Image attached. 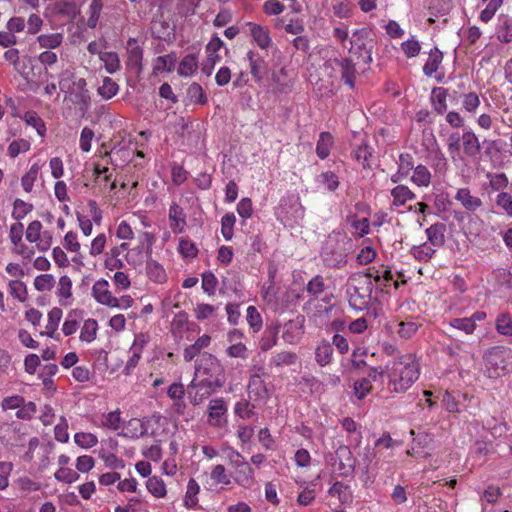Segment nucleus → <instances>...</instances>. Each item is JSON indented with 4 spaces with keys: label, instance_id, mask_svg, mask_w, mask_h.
<instances>
[{
    "label": "nucleus",
    "instance_id": "obj_20",
    "mask_svg": "<svg viewBox=\"0 0 512 512\" xmlns=\"http://www.w3.org/2000/svg\"><path fill=\"white\" fill-rule=\"evenodd\" d=\"M177 56L175 52L158 56L153 60L152 70L154 75H158L162 72L171 73L176 66Z\"/></svg>",
    "mask_w": 512,
    "mask_h": 512
},
{
    "label": "nucleus",
    "instance_id": "obj_10",
    "mask_svg": "<svg viewBox=\"0 0 512 512\" xmlns=\"http://www.w3.org/2000/svg\"><path fill=\"white\" fill-rule=\"evenodd\" d=\"M137 223H140V225L145 229L152 226V222L149 217L141 213L134 214L128 219L122 220L118 223L115 231L116 237L123 241L133 240L135 238V234L141 232L137 227Z\"/></svg>",
    "mask_w": 512,
    "mask_h": 512
},
{
    "label": "nucleus",
    "instance_id": "obj_31",
    "mask_svg": "<svg viewBox=\"0 0 512 512\" xmlns=\"http://www.w3.org/2000/svg\"><path fill=\"white\" fill-rule=\"evenodd\" d=\"M331 497H337L341 504L352 502L353 496L348 485L341 481H336L328 490Z\"/></svg>",
    "mask_w": 512,
    "mask_h": 512
},
{
    "label": "nucleus",
    "instance_id": "obj_11",
    "mask_svg": "<svg viewBox=\"0 0 512 512\" xmlns=\"http://www.w3.org/2000/svg\"><path fill=\"white\" fill-rule=\"evenodd\" d=\"M224 42L218 37L214 36L206 45V60L202 64L201 71L206 76H210L214 70L216 63L220 60L218 51L223 47Z\"/></svg>",
    "mask_w": 512,
    "mask_h": 512
},
{
    "label": "nucleus",
    "instance_id": "obj_37",
    "mask_svg": "<svg viewBox=\"0 0 512 512\" xmlns=\"http://www.w3.org/2000/svg\"><path fill=\"white\" fill-rule=\"evenodd\" d=\"M56 294L61 305L69 304V299L72 296V281L69 276L60 277Z\"/></svg>",
    "mask_w": 512,
    "mask_h": 512
},
{
    "label": "nucleus",
    "instance_id": "obj_1",
    "mask_svg": "<svg viewBox=\"0 0 512 512\" xmlns=\"http://www.w3.org/2000/svg\"><path fill=\"white\" fill-rule=\"evenodd\" d=\"M420 376V364L413 354L400 355L386 364V389L402 394L409 390Z\"/></svg>",
    "mask_w": 512,
    "mask_h": 512
},
{
    "label": "nucleus",
    "instance_id": "obj_17",
    "mask_svg": "<svg viewBox=\"0 0 512 512\" xmlns=\"http://www.w3.org/2000/svg\"><path fill=\"white\" fill-rule=\"evenodd\" d=\"M454 199L468 212H475L482 206V200L473 195L469 188L457 189Z\"/></svg>",
    "mask_w": 512,
    "mask_h": 512
},
{
    "label": "nucleus",
    "instance_id": "obj_60",
    "mask_svg": "<svg viewBox=\"0 0 512 512\" xmlns=\"http://www.w3.org/2000/svg\"><path fill=\"white\" fill-rule=\"evenodd\" d=\"M222 451L224 452L225 458L228 461L229 465L233 469L240 467V465L246 462L241 453L234 449L233 447L225 446L222 448Z\"/></svg>",
    "mask_w": 512,
    "mask_h": 512
},
{
    "label": "nucleus",
    "instance_id": "obj_34",
    "mask_svg": "<svg viewBox=\"0 0 512 512\" xmlns=\"http://www.w3.org/2000/svg\"><path fill=\"white\" fill-rule=\"evenodd\" d=\"M333 143L334 138L330 132H321L316 144L317 156L322 160L326 159L330 154Z\"/></svg>",
    "mask_w": 512,
    "mask_h": 512
},
{
    "label": "nucleus",
    "instance_id": "obj_6",
    "mask_svg": "<svg viewBox=\"0 0 512 512\" xmlns=\"http://www.w3.org/2000/svg\"><path fill=\"white\" fill-rule=\"evenodd\" d=\"M138 243L125 254V261L133 268H138L151 257L156 235L152 232H138Z\"/></svg>",
    "mask_w": 512,
    "mask_h": 512
},
{
    "label": "nucleus",
    "instance_id": "obj_41",
    "mask_svg": "<svg viewBox=\"0 0 512 512\" xmlns=\"http://www.w3.org/2000/svg\"><path fill=\"white\" fill-rule=\"evenodd\" d=\"M21 118L28 126L33 127L40 137L45 136L46 125L42 118L35 111H27Z\"/></svg>",
    "mask_w": 512,
    "mask_h": 512
},
{
    "label": "nucleus",
    "instance_id": "obj_13",
    "mask_svg": "<svg viewBox=\"0 0 512 512\" xmlns=\"http://www.w3.org/2000/svg\"><path fill=\"white\" fill-rule=\"evenodd\" d=\"M216 387L192 380L187 387L188 398L194 406L200 405L206 398L216 391Z\"/></svg>",
    "mask_w": 512,
    "mask_h": 512
},
{
    "label": "nucleus",
    "instance_id": "obj_63",
    "mask_svg": "<svg viewBox=\"0 0 512 512\" xmlns=\"http://www.w3.org/2000/svg\"><path fill=\"white\" fill-rule=\"evenodd\" d=\"M449 326L463 331L467 335L473 334L476 329V324H473L469 317L451 319Z\"/></svg>",
    "mask_w": 512,
    "mask_h": 512
},
{
    "label": "nucleus",
    "instance_id": "obj_30",
    "mask_svg": "<svg viewBox=\"0 0 512 512\" xmlns=\"http://www.w3.org/2000/svg\"><path fill=\"white\" fill-rule=\"evenodd\" d=\"M445 225L436 223L426 229L428 244L433 247H441L445 243Z\"/></svg>",
    "mask_w": 512,
    "mask_h": 512
},
{
    "label": "nucleus",
    "instance_id": "obj_48",
    "mask_svg": "<svg viewBox=\"0 0 512 512\" xmlns=\"http://www.w3.org/2000/svg\"><path fill=\"white\" fill-rule=\"evenodd\" d=\"M366 276H369L370 281H374L377 285L381 287H386L390 284V282L393 280V274L388 269H382V270H369L368 273L365 274Z\"/></svg>",
    "mask_w": 512,
    "mask_h": 512
},
{
    "label": "nucleus",
    "instance_id": "obj_45",
    "mask_svg": "<svg viewBox=\"0 0 512 512\" xmlns=\"http://www.w3.org/2000/svg\"><path fill=\"white\" fill-rule=\"evenodd\" d=\"M431 166L438 175H445L448 171V160L444 153L438 149L431 156Z\"/></svg>",
    "mask_w": 512,
    "mask_h": 512
},
{
    "label": "nucleus",
    "instance_id": "obj_26",
    "mask_svg": "<svg viewBox=\"0 0 512 512\" xmlns=\"http://www.w3.org/2000/svg\"><path fill=\"white\" fill-rule=\"evenodd\" d=\"M410 181L419 188H428L432 181V174L427 166L418 164L412 172Z\"/></svg>",
    "mask_w": 512,
    "mask_h": 512
},
{
    "label": "nucleus",
    "instance_id": "obj_8",
    "mask_svg": "<svg viewBox=\"0 0 512 512\" xmlns=\"http://www.w3.org/2000/svg\"><path fill=\"white\" fill-rule=\"evenodd\" d=\"M276 218L286 226H293L304 218V208L298 199L282 198L275 211Z\"/></svg>",
    "mask_w": 512,
    "mask_h": 512
},
{
    "label": "nucleus",
    "instance_id": "obj_50",
    "mask_svg": "<svg viewBox=\"0 0 512 512\" xmlns=\"http://www.w3.org/2000/svg\"><path fill=\"white\" fill-rule=\"evenodd\" d=\"M99 58L104 63L105 69L109 74H113L120 69V59L116 52L99 53Z\"/></svg>",
    "mask_w": 512,
    "mask_h": 512
},
{
    "label": "nucleus",
    "instance_id": "obj_12",
    "mask_svg": "<svg viewBox=\"0 0 512 512\" xmlns=\"http://www.w3.org/2000/svg\"><path fill=\"white\" fill-rule=\"evenodd\" d=\"M227 405L222 398L210 400L208 404V424L212 427L221 428L226 425L225 415Z\"/></svg>",
    "mask_w": 512,
    "mask_h": 512
},
{
    "label": "nucleus",
    "instance_id": "obj_62",
    "mask_svg": "<svg viewBox=\"0 0 512 512\" xmlns=\"http://www.w3.org/2000/svg\"><path fill=\"white\" fill-rule=\"evenodd\" d=\"M371 151L366 142L361 143L353 151V158L362 165L363 168L369 167V158L371 157Z\"/></svg>",
    "mask_w": 512,
    "mask_h": 512
},
{
    "label": "nucleus",
    "instance_id": "obj_14",
    "mask_svg": "<svg viewBox=\"0 0 512 512\" xmlns=\"http://www.w3.org/2000/svg\"><path fill=\"white\" fill-rule=\"evenodd\" d=\"M199 55L200 49H190L178 64V75L184 78L193 76L199 68Z\"/></svg>",
    "mask_w": 512,
    "mask_h": 512
},
{
    "label": "nucleus",
    "instance_id": "obj_16",
    "mask_svg": "<svg viewBox=\"0 0 512 512\" xmlns=\"http://www.w3.org/2000/svg\"><path fill=\"white\" fill-rule=\"evenodd\" d=\"M461 149L467 157H476L481 151V144L478 136L470 128H465L462 133Z\"/></svg>",
    "mask_w": 512,
    "mask_h": 512
},
{
    "label": "nucleus",
    "instance_id": "obj_57",
    "mask_svg": "<svg viewBox=\"0 0 512 512\" xmlns=\"http://www.w3.org/2000/svg\"><path fill=\"white\" fill-rule=\"evenodd\" d=\"M74 442L83 449H89L97 445L98 438L90 432H78L74 435Z\"/></svg>",
    "mask_w": 512,
    "mask_h": 512
},
{
    "label": "nucleus",
    "instance_id": "obj_35",
    "mask_svg": "<svg viewBox=\"0 0 512 512\" xmlns=\"http://www.w3.org/2000/svg\"><path fill=\"white\" fill-rule=\"evenodd\" d=\"M492 278L499 290H512V274L508 269L499 268L493 271Z\"/></svg>",
    "mask_w": 512,
    "mask_h": 512
},
{
    "label": "nucleus",
    "instance_id": "obj_39",
    "mask_svg": "<svg viewBox=\"0 0 512 512\" xmlns=\"http://www.w3.org/2000/svg\"><path fill=\"white\" fill-rule=\"evenodd\" d=\"M443 60V54L437 48L430 51L428 59L423 67L426 76H432L439 68Z\"/></svg>",
    "mask_w": 512,
    "mask_h": 512
},
{
    "label": "nucleus",
    "instance_id": "obj_22",
    "mask_svg": "<svg viewBox=\"0 0 512 512\" xmlns=\"http://www.w3.org/2000/svg\"><path fill=\"white\" fill-rule=\"evenodd\" d=\"M448 90L443 87H434L431 91L430 101L433 110L438 115H443L447 111Z\"/></svg>",
    "mask_w": 512,
    "mask_h": 512
},
{
    "label": "nucleus",
    "instance_id": "obj_5",
    "mask_svg": "<svg viewBox=\"0 0 512 512\" xmlns=\"http://www.w3.org/2000/svg\"><path fill=\"white\" fill-rule=\"evenodd\" d=\"M220 388L224 382V369L220 361L210 353H204L196 361L193 379Z\"/></svg>",
    "mask_w": 512,
    "mask_h": 512
},
{
    "label": "nucleus",
    "instance_id": "obj_59",
    "mask_svg": "<svg viewBox=\"0 0 512 512\" xmlns=\"http://www.w3.org/2000/svg\"><path fill=\"white\" fill-rule=\"evenodd\" d=\"M397 169L401 171V174L409 176L416 167L414 164V158L410 153H401L397 160Z\"/></svg>",
    "mask_w": 512,
    "mask_h": 512
},
{
    "label": "nucleus",
    "instance_id": "obj_18",
    "mask_svg": "<svg viewBox=\"0 0 512 512\" xmlns=\"http://www.w3.org/2000/svg\"><path fill=\"white\" fill-rule=\"evenodd\" d=\"M234 481L236 484L246 489L251 488L255 484L254 469L248 462L234 469Z\"/></svg>",
    "mask_w": 512,
    "mask_h": 512
},
{
    "label": "nucleus",
    "instance_id": "obj_2",
    "mask_svg": "<svg viewBox=\"0 0 512 512\" xmlns=\"http://www.w3.org/2000/svg\"><path fill=\"white\" fill-rule=\"evenodd\" d=\"M351 247V239L344 233L333 231L322 247L321 257L325 266L343 268L347 263V255Z\"/></svg>",
    "mask_w": 512,
    "mask_h": 512
},
{
    "label": "nucleus",
    "instance_id": "obj_29",
    "mask_svg": "<svg viewBox=\"0 0 512 512\" xmlns=\"http://www.w3.org/2000/svg\"><path fill=\"white\" fill-rule=\"evenodd\" d=\"M303 334L302 325L297 321H289L285 323L282 332V338L286 343L296 344L299 342Z\"/></svg>",
    "mask_w": 512,
    "mask_h": 512
},
{
    "label": "nucleus",
    "instance_id": "obj_36",
    "mask_svg": "<svg viewBox=\"0 0 512 512\" xmlns=\"http://www.w3.org/2000/svg\"><path fill=\"white\" fill-rule=\"evenodd\" d=\"M8 291L11 297L17 299L19 302L24 303L28 300V289L26 284L18 279H11L8 281Z\"/></svg>",
    "mask_w": 512,
    "mask_h": 512
},
{
    "label": "nucleus",
    "instance_id": "obj_27",
    "mask_svg": "<svg viewBox=\"0 0 512 512\" xmlns=\"http://www.w3.org/2000/svg\"><path fill=\"white\" fill-rule=\"evenodd\" d=\"M462 134H460L458 131L451 132L445 141L447 151L449 153V156L451 160L455 163L458 160L462 159L461 156V138Z\"/></svg>",
    "mask_w": 512,
    "mask_h": 512
},
{
    "label": "nucleus",
    "instance_id": "obj_49",
    "mask_svg": "<svg viewBox=\"0 0 512 512\" xmlns=\"http://www.w3.org/2000/svg\"><path fill=\"white\" fill-rule=\"evenodd\" d=\"M98 323L95 319H87L84 321L83 326L80 332V340L90 343L92 342L97 335Z\"/></svg>",
    "mask_w": 512,
    "mask_h": 512
},
{
    "label": "nucleus",
    "instance_id": "obj_40",
    "mask_svg": "<svg viewBox=\"0 0 512 512\" xmlns=\"http://www.w3.org/2000/svg\"><path fill=\"white\" fill-rule=\"evenodd\" d=\"M247 59L249 61L250 72L255 80L259 81L262 79L263 71L265 70V61L262 57L256 55L254 52L249 51L247 53Z\"/></svg>",
    "mask_w": 512,
    "mask_h": 512
},
{
    "label": "nucleus",
    "instance_id": "obj_53",
    "mask_svg": "<svg viewBox=\"0 0 512 512\" xmlns=\"http://www.w3.org/2000/svg\"><path fill=\"white\" fill-rule=\"evenodd\" d=\"M147 490L156 498H164L167 489L164 481L156 476L150 477L146 482Z\"/></svg>",
    "mask_w": 512,
    "mask_h": 512
},
{
    "label": "nucleus",
    "instance_id": "obj_28",
    "mask_svg": "<svg viewBox=\"0 0 512 512\" xmlns=\"http://www.w3.org/2000/svg\"><path fill=\"white\" fill-rule=\"evenodd\" d=\"M333 346L330 342L322 340L315 348V360L324 367L329 365L333 360Z\"/></svg>",
    "mask_w": 512,
    "mask_h": 512
},
{
    "label": "nucleus",
    "instance_id": "obj_56",
    "mask_svg": "<svg viewBox=\"0 0 512 512\" xmlns=\"http://www.w3.org/2000/svg\"><path fill=\"white\" fill-rule=\"evenodd\" d=\"M121 425V412L119 409L104 414L101 419V426L113 431L120 428Z\"/></svg>",
    "mask_w": 512,
    "mask_h": 512
},
{
    "label": "nucleus",
    "instance_id": "obj_46",
    "mask_svg": "<svg viewBox=\"0 0 512 512\" xmlns=\"http://www.w3.org/2000/svg\"><path fill=\"white\" fill-rule=\"evenodd\" d=\"M317 183L329 192H334L340 184L338 176L332 171L322 172L318 175Z\"/></svg>",
    "mask_w": 512,
    "mask_h": 512
},
{
    "label": "nucleus",
    "instance_id": "obj_44",
    "mask_svg": "<svg viewBox=\"0 0 512 512\" xmlns=\"http://www.w3.org/2000/svg\"><path fill=\"white\" fill-rule=\"evenodd\" d=\"M119 91L118 84L110 77H104L102 84L98 87V94L105 100L114 97Z\"/></svg>",
    "mask_w": 512,
    "mask_h": 512
},
{
    "label": "nucleus",
    "instance_id": "obj_43",
    "mask_svg": "<svg viewBox=\"0 0 512 512\" xmlns=\"http://www.w3.org/2000/svg\"><path fill=\"white\" fill-rule=\"evenodd\" d=\"M410 252L416 260L420 262H428L433 257L436 250L432 245L423 243L413 246Z\"/></svg>",
    "mask_w": 512,
    "mask_h": 512
},
{
    "label": "nucleus",
    "instance_id": "obj_42",
    "mask_svg": "<svg viewBox=\"0 0 512 512\" xmlns=\"http://www.w3.org/2000/svg\"><path fill=\"white\" fill-rule=\"evenodd\" d=\"M278 340V329L277 327H268L262 334L259 341V348L261 351H269L277 344Z\"/></svg>",
    "mask_w": 512,
    "mask_h": 512
},
{
    "label": "nucleus",
    "instance_id": "obj_33",
    "mask_svg": "<svg viewBox=\"0 0 512 512\" xmlns=\"http://www.w3.org/2000/svg\"><path fill=\"white\" fill-rule=\"evenodd\" d=\"M338 65L340 66L341 76L345 84L350 88H354L356 69L353 61L349 58H343L338 61Z\"/></svg>",
    "mask_w": 512,
    "mask_h": 512
},
{
    "label": "nucleus",
    "instance_id": "obj_51",
    "mask_svg": "<svg viewBox=\"0 0 512 512\" xmlns=\"http://www.w3.org/2000/svg\"><path fill=\"white\" fill-rule=\"evenodd\" d=\"M296 360L297 355L295 353L282 351L271 357L269 365L273 367L288 366L294 364Z\"/></svg>",
    "mask_w": 512,
    "mask_h": 512
},
{
    "label": "nucleus",
    "instance_id": "obj_55",
    "mask_svg": "<svg viewBox=\"0 0 512 512\" xmlns=\"http://www.w3.org/2000/svg\"><path fill=\"white\" fill-rule=\"evenodd\" d=\"M37 41L41 48L55 49L61 45L63 35L61 33L42 34L38 36Z\"/></svg>",
    "mask_w": 512,
    "mask_h": 512
},
{
    "label": "nucleus",
    "instance_id": "obj_61",
    "mask_svg": "<svg viewBox=\"0 0 512 512\" xmlns=\"http://www.w3.org/2000/svg\"><path fill=\"white\" fill-rule=\"evenodd\" d=\"M178 252L184 258H195L198 254V248L194 242L183 237L179 239Z\"/></svg>",
    "mask_w": 512,
    "mask_h": 512
},
{
    "label": "nucleus",
    "instance_id": "obj_21",
    "mask_svg": "<svg viewBox=\"0 0 512 512\" xmlns=\"http://www.w3.org/2000/svg\"><path fill=\"white\" fill-rule=\"evenodd\" d=\"M248 392L251 397H254L255 400H266L269 396L268 389L266 387L265 381L261 378L260 375L254 374L250 376L248 382Z\"/></svg>",
    "mask_w": 512,
    "mask_h": 512
},
{
    "label": "nucleus",
    "instance_id": "obj_7",
    "mask_svg": "<svg viewBox=\"0 0 512 512\" xmlns=\"http://www.w3.org/2000/svg\"><path fill=\"white\" fill-rule=\"evenodd\" d=\"M92 296L99 304L110 308L128 309L134 303L130 295H123L119 298L113 296L109 290V282L103 278L95 281L93 284Z\"/></svg>",
    "mask_w": 512,
    "mask_h": 512
},
{
    "label": "nucleus",
    "instance_id": "obj_52",
    "mask_svg": "<svg viewBox=\"0 0 512 512\" xmlns=\"http://www.w3.org/2000/svg\"><path fill=\"white\" fill-rule=\"evenodd\" d=\"M325 290L324 278L321 275H316L310 279L306 285V291L311 296V300H316L320 294Z\"/></svg>",
    "mask_w": 512,
    "mask_h": 512
},
{
    "label": "nucleus",
    "instance_id": "obj_25",
    "mask_svg": "<svg viewBox=\"0 0 512 512\" xmlns=\"http://www.w3.org/2000/svg\"><path fill=\"white\" fill-rule=\"evenodd\" d=\"M247 26L250 28V34L254 41L261 49H267L271 45L272 40L266 27L252 22L247 23Z\"/></svg>",
    "mask_w": 512,
    "mask_h": 512
},
{
    "label": "nucleus",
    "instance_id": "obj_47",
    "mask_svg": "<svg viewBox=\"0 0 512 512\" xmlns=\"http://www.w3.org/2000/svg\"><path fill=\"white\" fill-rule=\"evenodd\" d=\"M462 108L469 114H475L480 107V97L476 92L464 93L461 96Z\"/></svg>",
    "mask_w": 512,
    "mask_h": 512
},
{
    "label": "nucleus",
    "instance_id": "obj_19",
    "mask_svg": "<svg viewBox=\"0 0 512 512\" xmlns=\"http://www.w3.org/2000/svg\"><path fill=\"white\" fill-rule=\"evenodd\" d=\"M392 197V205L402 207L407 202L416 199V194L406 185L398 184L390 191Z\"/></svg>",
    "mask_w": 512,
    "mask_h": 512
},
{
    "label": "nucleus",
    "instance_id": "obj_38",
    "mask_svg": "<svg viewBox=\"0 0 512 512\" xmlns=\"http://www.w3.org/2000/svg\"><path fill=\"white\" fill-rule=\"evenodd\" d=\"M63 316L62 309L58 307L52 308L48 312V322L45 327V331L41 332V335H46L48 337H54V333L58 329V325Z\"/></svg>",
    "mask_w": 512,
    "mask_h": 512
},
{
    "label": "nucleus",
    "instance_id": "obj_64",
    "mask_svg": "<svg viewBox=\"0 0 512 512\" xmlns=\"http://www.w3.org/2000/svg\"><path fill=\"white\" fill-rule=\"evenodd\" d=\"M495 204L503 210L508 216L512 217V195L507 192H501L496 196Z\"/></svg>",
    "mask_w": 512,
    "mask_h": 512
},
{
    "label": "nucleus",
    "instance_id": "obj_32",
    "mask_svg": "<svg viewBox=\"0 0 512 512\" xmlns=\"http://www.w3.org/2000/svg\"><path fill=\"white\" fill-rule=\"evenodd\" d=\"M128 45V60L127 64L130 67L141 69L143 50L137 45L135 38H130L127 41Z\"/></svg>",
    "mask_w": 512,
    "mask_h": 512
},
{
    "label": "nucleus",
    "instance_id": "obj_9",
    "mask_svg": "<svg viewBox=\"0 0 512 512\" xmlns=\"http://www.w3.org/2000/svg\"><path fill=\"white\" fill-rule=\"evenodd\" d=\"M371 31L367 28H360L353 31L350 38L351 47L349 52L361 58L364 63L372 61V40Z\"/></svg>",
    "mask_w": 512,
    "mask_h": 512
},
{
    "label": "nucleus",
    "instance_id": "obj_58",
    "mask_svg": "<svg viewBox=\"0 0 512 512\" xmlns=\"http://www.w3.org/2000/svg\"><path fill=\"white\" fill-rule=\"evenodd\" d=\"M496 330L501 335L512 336V318L509 313H501L497 316Z\"/></svg>",
    "mask_w": 512,
    "mask_h": 512
},
{
    "label": "nucleus",
    "instance_id": "obj_4",
    "mask_svg": "<svg viewBox=\"0 0 512 512\" xmlns=\"http://www.w3.org/2000/svg\"><path fill=\"white\" fill-rule=\"evenodd\" d=\"M373 282L365 274H353L347 282L346 294L350 306L355 310H364L371 302Z\"/></svg>",
    "mask_w": 512,
    "mask_h": 512
},
{
    "label": "nucleus",
    "instance_id": "obj_3",
    "mask_svg": "<svg viewBox=\"0 0 512 512\" xmlns=\"http://www.w3.org/2000/svg\"><path fill=\"white\" fill-rule=\"evenodd\" d=\"M484 371L489 378H499L512 371V350L506 346L489 348L483 356Z\"/></svg>",
    "mask_w": 512,
    "mask_h": 512
},
{
    "label": "nucleus",
    "instance_id": "obj_24",
    "mask_svg": "<svg viewBox=\"0 0 512 512\" xmlns=\"http://www.w3.org/2000/svg\"><path fill=\"white\" fill-rule=\"evenodd\" d=\"M200 485L194 478H190L187 482L185 495L183 498V505L187 509H195L198 507L200 493Z\"/></svg>",
    "mask_w": 512,
    "mask_h": 512
},
{
    "label": "nucleus",
    "instance_id": "obj_23",
    "mask_svg": "<svg viewBox=\"0 0 512 512\" xmlns=\"http://www.w3.org/2000/svg\"><path fill=\"white\" fill-rule=\"evenodd\" d=\"M145 263L146 275L151 281L158 284H163L167 281L166 271L158 261L149 257Z\"/></svg>",
    "mask_w": 512,
    "mask_h": 512
},
{
    "label": "nucleus",
    "instance_id": "obj_54",
    "mask_svg": "<svg viewBox=\"0 0 512 512\" xmlns=\"http://www.w3.org/2000/svg\"><path fill=\"white\" fill-rule=\"evenodd\" d=\"M497 38L500 42L510 43L512 42V19L504 17L500 19V23L497 30Z\"/></svg>",
    "mask_w": 512,
    "mask_h": 512
},
{
    "label": "nucleus",
    "instance_id": "obj_15",
    "mask_svg": "<svg viewBox=\"0 0 512 512\" xmlns=\"http://www.w3.org/2000/svg\"><path fill=\"white\" fill-rule=\"evenodd\" d=\"M168 218L170 221V228L173 233L180 234L184 232L187 225L186 213L184 212V209L176 202H172L170 205Z\"/></svg>",
    "mask_w": 512,
    "mask_h": 512
}]
</instances>
